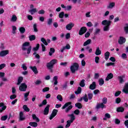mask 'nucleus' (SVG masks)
<instances>
[{"instance_id":"f257e3e1","label":"nucleus","mask_w":128,"mask_h":128,"mask_svg":"<svg viewBox=\"0 0 128 128\" xmlns=\"http://www.w3.org/2000/svg\"><path fill=\"white\" fill-rule=\"evenodd\" d=\"M30 42H26L22 45V50H26L27 54H30V52H32V46H30Z\"/></svg>"},{"instance_id":"f03ea898","label":"nucleus","mask_w":128,"mask_h":128,"mask_svg":"<svg viewBox=\"0 0 128 128\" xmlns=\"http://www.w3.org/2000/svg\"><path fill=\"white\" fill-rule=\"evenodd\" d=\"M58 62V60L56 59L52 60L46 64V66L48 70H50V72H52V68H54V65L56 64Z\"/></svg>"},{"instance_id":"7ed1b4c3","label":"nucleus","mask_w":128,"mask_h":128,"mask_svg":"<svg viewBox=\"0 0 128 128\" xmlns=\"http://www.w3.org/2000/svg\"><path fill=\"white\" fill-rule=\"evenodd\" d=\"M68 116H70V120H67L66 122L67 124L65 126V128H68L69 126H70L71 124H72L74 122V120H76V116L74 114H68Z\"/></svg>"},{"instance_id":"20e7f679","label":"nucleus","mask_w":128,"mask_h":128,"mask_svg":"<svg viewBox=\"0 0 128 128\" xmlns=\"http://www.w3.org/2000/svg\"><path fill=\"white\" fill-rule=\"evenodd\" d=\"M72 104V102H68L66 103L64 106L62 108V110H64V108H67L65 112L66 114H68V112H70V110H72V106L70 105Z\"/></svg>"},{"instance_id":"39448f33","label":"nucleus","mask_w":128,"mask_h":128,"mask_svg":"<svg viewBox=\"0 0 128 128\" xmlns=\"http://www.w3.org/2000/svg\"><path fill=\"white\" fill-rule=\"evenodd\" d=\"M80 68V65L78 62H74L70 68V70L72 74H74L76 70H78V68Z\"/></svg>"},{"instance_id":"423d86ee","label":"nucleus","mask_w":128,"mask_h":128,"mask_svg":"<svg viewBox=\"0 0 128 128\" xmlns=\"http://www.w3.org/2000/svg\"><path fill=\"white\" fill-rule=\"evenodd\" d=\"M26 88H28V86L26 83L21 84L19 86V90L20 92H26Z\"/></svg>"},{"instance_id":"0eeeda50","label":"nucleus","mask_w":128,"mask_h":128,"mask_svg":"<svg viewBox=\"0 0 128 128\" xmlns=\"http://www.w3.org/2000/svg\"><path fill=\"white\" fill-rule=\"evenodd\" d=\"M88 30V28L86 26L82 27L80 28V30H79V35L80 36H82V34H86V31Z\"/></svg>"},{"instance_id":"6e6552de","label":"nucleus","mask_w":128,"mask_h":128,"mask_svg":"<svg viewBox=\"0 0 128 128\" xmlns=\"http://www.w3.org/2000/svg\"><path fill=\"white\" fill-rule=\"evenodd\" d=\"M58 110L56 109H54L51 115L50 116V117L49 118L50 120H52L56 114H58Z\"/></svg>"},{"instance_id":"1a4fd4ad","label":"nucleus","mask_w":128,"mask_h":128,"mask_svg":"<svg viewBox=\"0 0 128 128\" xmlns=\"http://www.w3.org/2000/svg\"><path fill=\"white\" fill-rule=\"evenodd\" d=\"M102 26H110V24H112V21H110V20H104L102 21Z\"/></svg>"},{"instance_id":"9d476101","label":"nucleus","mask_w":128,"mask_h":128,"mask_svg":"<svg viewBox=\"0 0 128 128\" xmlns=\"http://www.w3.org/2000/svg\"><path fill=\"white\" fill-rule=\"evenodd\" d=\"M106 106L104 104V103L101 104H98L96 106V110H99V108H102V110H104V108H106Z\"/></svg>"},{"instance_id":"9b49d317","label":"nucleus","mask_w":128,"mask_h":128,"mask_svg":"<svg viewBox=\"0 0 128 128\" xmlns=\"http://www.w3.org/2000/svg\"><path fill=\"white\" fill-rule=\"evenodd\" d=\"M50 105L48 104L44 108V116H48V112H50Z\"/></svg>"},{"instance_id":"f8f14e48","label":"nucleus","mask_w":128,"mask_h":128,"mask_svg":"<svg viewBox=\"0 0 128 128\" xmlns=\"http://www.w3.org/2000/svg\"><path fill=\"white\" fill-rule=\"evenodd\" d=\"M10 54V51L8 50H2L0 52V56H6L7 54Z\"/></svg>"},{"instance_id":"ddd939ff","label":"nucleus","mask_w":128,"mask_h":128,"mask_svg":"<svg viewBox=\"0 0 128 128\" xmlns=\"http://www.w3.org/2000/svg\"><path fill=\"white\" fill-rule=\"evenodd\" d=\"M126 40L123 36H120V39L118 40L119 44H122L126 42Z\"/></svg>"},{"instance_id":"4468645a","label":"nucleus","mask_w":128,"mask_h":128,"mask_svg":"<svg viewBox=\"0 0 128 128\" xmlns=\"http://www.w3.org/2000/svg\"><path fill=\"white\" fill-rule=\"evenodd\" d=\"M73 26H74V24L72 22H70L66 26V29L68 30H70Z\"/></svg>"},{"instance_id":"2eb2a0df","label":"nucleus","mask_w":128,"mask_h":128,"mask_svg":"<svg viewBox=\"0 0 128 128\" xmlns=\"http://www.w3.org/2000/svg\"><path fill=\"white\" fill-rule=\"evenodd\" d=\"M30 70H32L33 72H34L35 74H38V68H36V66H30Z\"/></svg>"},{"instance_id":"dca6fc26","label":"nucleus","mask_w":128,"mask_h":128,"mask_svg":"<svg viewBox=\"0 0 128 128\" xmlns=\"http://www.w3.org/2000/svg\"><path fill=\"white\" fill-rule=\"evenodd\" d=\"M90 90H96V82H93L91 84H90L89 86Z\"/></svg>"},{"instance_id":"f3484780","label":"nucleus","mask_w":128,"mask_h":128,"mask_svg":"<svg viewBox=\"0 0 128 128\" xmlns=\"http://www.w3.org/2000/svg\"><path fill=\"white\" fill-rule=\"evenodd\" d=\"M122 92L128 94V82L125 84V86H124V89L122 90Z\"/></svg>"},{"instance_id":"a211bd4d","label":"nucleus","mask_w":128,"mask_h":128,"mask_svg":"<svg viewBox=\"0 0 128 128\" xmlns=\"http://www.w3.org/2000/svg\"><path fill=\"white\" fill-rule=\"evenodd\" d=\"M114 78V74L112 73H110L108 74L107 76L106 77V82H108L109 80H112Z\"/></svg>"},{"instance_id":"6ab92c4d","label":"nucleus","mask_w":128,"mask_h":128,"mask_svg":"<svg viewBox=\"0 0 128 128\" xmlns=\"http://www.w3.org/2000/svg\"><path fill=\"white\" fill-rule=\"evenodd\" d=\"M16 20H18V17L16 16V15L12 14L10 19V22H16Z\"/></svg>"},{"instance_id":"aec40b11","label":"nucleus","mask_w":128,"mask_h":128,"mask_svg":"<svg viewBox=\"0 0 128 128\" xmlns=\"http://www.w3.org/2000/svg\"><path fill=\"white\" fill-rule=\"evenodd\" d=\"M124 78H126V76H118V80H119L120 84H124Z\"/></svg>"},{"instance_id":"412c9836","label":"nucleus","mask_w":128,"mask_h":128,"mask_svg":"<svg viewBox=\"0 0 128 128\" xmlns=\"http://www.w3.org/2000/svg\"><path fill=\"white\" fill-rule=\"evenodd\" d=\"M20 122H22V120H26V118L25 117H24V112H20Z\"/></svg>"},{"instance_id":"4be33fe9","label":"nucleus","mask_w":128,"mask_h":128,"mask_svg":"<svg viewBox=\"0 0 128 128\" xmlns=\"http://www.w3.org/2000/svg\"><path fill=\"white\" fill-rule=\"evenodd\" d=\"M116 6V3L114 2H110L109 5L107 6V8H113Z\"/></svg>"},{"instance_id":"5701e85b","label":"nucleus","mask_w":128,"mask_h":128,"mask_svg":"<svg viewBox=\"0 0 128 128\" xmlns=\"http://www.w3.org/2000/svg\"><path fill=\"white\" fill-rule=\"evenodd\" d=\"M29 12H30V14L32 15L34 14L36 12H38V10L36 9V8H32L29 10Z\"/></svg>"},{"instance_id":"b1692460","label":"nucleus","mask_w":128,"mask_h":128,"mask_svg":"<svg viewBox=\"0 0 128 128\" xmlns=\"http://www.w3.org/2000/svg\"><path fill=\"white\" fill-rule=\"evenodd\" d=\"M32 120H36V122H40V118L36 116V114H32Z\"/></svg>"},{"instance_id":"393cba45","label":"nucleus","mask_w":128,"mask_h":128,"mask_svg":"<svg viewBox=\"0 0 128 128\" xmlns=\"http://www.w3.org/2000/svg\"><path fill=\"white\" fill-rule=\"evenodd\" d=\"M86 82V80L84 79L82 80L80 83L79 84V86H81V88H84L86 86V83L84 82Z\"/></svg>"},{"instance_id":"a878e982","label":"nucleus","mask_w":128,"mask_h":128,"mask_svg":"<svg viewBox=\"0 0 128 128\" xmlns=\"http://www.w3.org/2000/svg\"><path fill=\"white\" fill-rule=\"evenodd\" d=\"M95 54H96V56H100V54H102V51L100 50V47L96 48Z\"/></svg>"},{"instance_id":"bb28decb","label":"nucleus","mask_w":128,"mask_h":128,"mask_svg":"<svg viewBox=\"0 0 128 128\" xmlns=\"http://www.w3.org/2000/svg\"><path fill=\"white\" fill-rule=\"evenodd\" d=\"M110 54V52L108 51L104 53V55L105 60H108Z\"/></svg>"},{"instance_id":"cd10ccee","label":"nucleus","mask_w":128,"mask_h":128,"mask_svg":"<svg viewBox=\"0 0 128 128\" xmlns=\"http://www.w3.org/2000/svg\"><path fill=\"white\" fill-rule=\"evenodd\" d=\"M116 112H124V108L122 106L118 107L116 109Z\"/></svg>"},{"instance_id":"c85d7f7f","label":"nucleus","mask_w":128,"mask_h":128,"mask_svg":"<svg viewBox=\"0 0 128 128\" xmlns=\"http://www.w3.org/2000/svg\"><path fill=\"white\" fill-rule=\"evenodd\" d=\"M22 80H24V78L20 76L18 78V80L17 82V86H20L22 84Z\"/></svg>"},{"instance_id":"c756f323","label":"nucleus","mask_w":128,"mask_h":128,"mask_svg":"<svg viewBox=\"0 0 128 128\" xmlns=\"http://www.w3.org/2000/svg\"><path fill=\"white\" fill-rule=\"evenodd\" d=\"M29 126H33V128H36V126H38V123L36 122H30L29 123Z\"/></svg>"},{"instance_id":"7c9ffc66","label":"nucleus","mask_w":128,"mask_h":128,"mask_svg":"<svg viewBox=\"0 0 128 128\" xmlns=\"http://www.w3.org/2000/svg\"><path fill=\"white\" fill-rule=\"evenodd\" d=\"M82 93V88L80 86H78V88L77 90L74 92V94H80Z\"/></svg>"},{"instance_id":"2f4dec72","label":"nucleus","mask_w":128,"mask_h":128,"mask_svg":"<svg viewBox=\"0 0 128 128\" xmlns=\"http://www.w3.org/2000/svg\"><path fill=\"white\" fill-rule=\"evenodd\" d=\"M56 52V50L54 48H50V51L49 52V56H52L53 54H54Z\"/></svg>"},{"instance_id":"473e14b6","label":"nucleus","mask_w":128,"mask_h":128,"mask_svg":"<svg viewBox=\"0 0 128 128\" xmlns=\"http://www.w3.org/2000/svg\"><path fill=\"white\" fill-rule=\"evenodd\" d=\"M46 104H48V101L46 100L45 99L43 100L41 104L38 105V106L40 108H42V106H46Z\"/></svg>"},{"instance_id":"72a5a7b5","label":"nucleus","mask_w":128,"mask_h":128,"mask_svg":"<svg viewBox=\"0 0 128 128\" xmlns=\"http://www.w3.org/2000/svg\"><path fill=\"white\" fill-rule=\"evenodd\" d=\"M92 42V40L88 39L86 40L83 44L84 46H86L88 44H90Z\"/></svg>"},{"instance_id":"f704fd0d","label":"nucleus","mask_w":128,"mask_h":128,"mask_svg":"<svg viewBox=\"0 0 128 128\" xmlns=\"http://www.w3.org/2000/svg\"><path fill=\"white\" fill-rule=\"evenodd\" d=\"M75 106L76 108H78L79 110H80V108H82V105L80 103V102H77L75 104Z\"/></svg>"},{"instance_id":"c9c22d12","label":"nucleus","mask_w":128,"mask_h":128,"mask_svg":"<svg viewBox=\"0 0 128 128\" xmlns=\"http://www.w3.org/2000/svg\"><path fill=\"white\" fill-rule=\"evenodd\" d=\"M19 31L20 34H24V32H26V28L22 26L20 27L19 28Z\"/></svg>"},{"instance_id":"e433bc0d","label":"nucleus","mask_w":128,"mask_h":128,"mask_svg":"<svg viewBox=\"0 0 128 128\" xmlns=\"http://www.w3.org/2000/svg\"><path fill=\"white\" fill-rule=\"evenodd\" d=\"M28 38H29V40H30V42H32V40H36V36L34 35L30 36Z\"/></svg>"},{"instance_id":"4c0bfd02","label":"nucleus","mask_w":128,"mask_h":128,"mask_svg":"<svg viewBox=\"0 0 128 128\" xmlns=\"http://www.w3.org/2000/svg\"><path fill=\"white\" fill-rule=\"evenodd\" d=\"M58 76H54L53 78V80L54 82V85L56 86V84H58Z\"/></svg>"},{"instance_id":"58836bf2","label":"nucleus","mask_w":128,"mask_h":128,"mask_svg":"<svg viewBox=\"0 0 128 128\" xmlns=\"http://www.w3.org/2000/svg\"><path fill=\"white\" fill-rule=\"evenodd\" d=\"M68 81L65 82L62 86L63 90H66V88H68Z\"/></svg>"},{"instance_id":"ea45409f","label":"nucleus","mask_w":128,"mask_h":128,"mask_svg":"<svg viewBox=\"0 0 128 128\" xmlns=\"http://www.w3.org/2000/svg\"><path fill=\"white\" fill-rule=\"evenodd\" d=\"M22 108L24 110L25 112H30V108L28 107L26 105H24Z\"/></svg>"},{"instance_id":"a19ab883","label":"nucleus","mask_w":128,"mask_h":128,"mask_svg":"<svg viewBox=\"0 0 128 128\" xmlns=\"http://www.w3.org/2000/svg\"><path fill=\"white\" fill-rule=\"evenodd\" d=\"M41 42L45 45L48 46V42H46V40L44 38H41Z\"/></svg>"},{"instance_id":"79ce46f5","label":"nucleus","mask_w":128,"mask_h":128,"mask_svg":"<svg viewBox=\"0 0 128 128\" xmlns=\"http://www.w3.org/2000/svg\"><path fill=\"white\" fill-rule=\"evenodd\" d=\"M64 12H62L59 13L58 18H64Z\"/></svg>"},{"instance_id":"37998d69","label":"nucleus","mask_w":128,"mask_h":128,"mask_svg":"<svg viewBox=\"0 0 128 128\" xmlns=\"http://www.w3.org/2000/svg\"><path fill=\"white\" fill-rule=\"evenodd\" d=\"M98 82H99L100 86H102V84H104V78H101L99 79Z\"/></svg>"},{"instance_id":"c03bdc74","label":"nucleus","mask_w":128,"mask_h":128,"mask_svg":"<svg viewBox=\"0 0 128 128\" xmlns=\"http://www.w3.org/2000/svg\"><path fill=\"white\" fill-rule=\"evenodd\" d=\"M8 118V115L4 116L1 117L0 120L2 121L6 120Z\"/></svg>"},{"instance_id":"a18cd8bd","label":"nucleus","mask_w":128,"mask_h":128,"mask_svg":"<svg viewBox=\"0 0 128 128\" xmlns=\"http://www.w3.org/2000/svg\"><path fill=\"white\" fill-rule=\"evenodd\" d=\"M39 48H40V44H36V46L33 48V50L34 52H36V51L38 50Z\"/></svg>"},{"instance_id":"49530a36","label":"nucleus","mask_w":128,"mask_h":128,"mask_svg":"<svg viewBox=\"0 0 128 128\" xmlns=\"http://www.w3.org/2000/svg\"><path fill=\"white\" fill-rule=\"evenodd\" d=\"M38 26L36 25V24H34V26H33V28L34 30V32H38V28H37Z\"/></svg>"},{"instance_id":"de8ad7c7","label":"nucleus","mask_w":128,"mask_h":128,"mask_svg":"<svg viewBox=\"0 0 128 128\" xmlns=\"http://www.w3.org/2000/svg\"><path fill=\"white\" fill-rule=\"evenodd\" d=\"M88 100H90L92 99V98L94 97V94L92 93H90L88 94Z\"/></svg>"},{"instance_id":"09e8293b","label":"nucleus","mask_w":128,"mask_h":128,"mask_svg":"<svg viewBox=\"0 0 128 128\" xmlns=\"http://www.w3.org/2000/svg\"><path fill=\"white\" fill-rule=\"evenodd\" d=\"M82 98L84 101L86 102H88V94H85L84 96Z\"/></svg>"},{"instance_id":"8fccbe9b","label":"nucleus","mask_w":128,"mask_h":128,"mask_svg":"<svg viewBox=\"0 0 128 128\" xmlns=\"http://www.w3.org/2000/svg\"><path fill=\"white\" fill-rule=\"evenodd\" d=\"M103 30L104 32H108L110 30V26H104L103 28Z\"/></svg>"},{"instance_id":"3c124183","label":"nucleus","mask_w":128,"mask_h":128,"mask_svg":"<svg viewBox=\"0 0 128 128\" xmlns=\"http://www.w3.org/2000/svg\"><path fill=\"white\" fill-rule=\"evenodd\" d=\"M94 30L95 32H94V36L98 34H99V32H100V28H96Z\"/></svg>"},{"instance_id":"603ef678","label":"nucleus","mask_w":128,"mask_h":128,"mask_svg":"<svg viewBox=\"0 0 128 128\" xmlns=\"http://www.w3.org/2000/svg\"><path fill=\"white\" fill-rule=\"evenodd\" d=\"M126 26L124 27V30L126 32V34H128V24H125Z\"/></svg>"},{"instance_id":"864d4df0","label":"nucleus","mask_w":128,"mask_h":128,"mask_svg":"<svg viewBox=\"0 0 128 128\" xmlns=\"http://www.w3.org/2000/svg\"><path fill=\"white\" fill-rule=\"evenodd\" d=\"M57 100H60V102H62V96L60 94H58L57 96Z\"/></svg>"},{"instance_id":"5fc2aeb1","label":"nucleus","mask_w":128,"mask_h":128,"mask_svg":"<svg viewBox=\"0 0 128 128\" xmlns=\"http://www.w3.org/2000/svg\"><path fill=\"white\" fill-rule=\"evenodd\" d=\"M120 102H122V99H120V98L118 97L116 99V104H120Z\"/></svg>"},{"instance_id":"6e6d98bb","label":"nucleus","mask_w":128,"mask_h":128,"mask_svg":"<svg viewBox=\"0 0 128 128\" xmlns=\"http://www.w3.org/2000/svg\"><path fill=\"white\" fill-rule=\"evenodd\" d=\"M80 111L79 110L76 109L75 110H74V114H76V116H78V114H80Z\"/></svg>"},{"instance_id":"4d7b16f0","label":"nucleus","mask_w":128,"mask_h":128,"mask_svg":"<svg viewBox=\"0 0 128 128\" xmlns=\"http://www.w3.org/2000/svg\"><path fill=\"white\" fill-rule=\"evenodd\" d=\"M102 104H106L108 102V98H104L102 100Z\"/></svg>"},{"instance_id":"13d9d810","label":"nucleus","mask_w":128,"mask_h":128,"mask_svg":"<svg viewBox=\"0 0 128 128\" xmlns=\"http://www.w3.org/2000/svg\"><path fill=\"white\" fill-rule=\"evenodd\" d=\"M121 57L123 60H126L128 58V56H126V54L125 53L122 54Z\"/></svg>"},{"instance_id":"bf43d9fd","label":"nucleus","mask_w":128,"mask_h":128,"mask_svg":"<svg viewBox=\"0 0 128 128\" xmlns=\"http://www.w3.org/2000/svg\"><path fill=\"white\" fill-rule=\"evenodd\" d=\"M45 13H46V11H44V10H40L38 12V14H44Z\"/></svg>"},{"instance_id":"052dcab7","label":"nucleus","mask_w":128,"mask_h":128,"mask_svg":"<svg viewBox=\"0 0 128 128\" xmlns=\"http://www.w3.org/2000/svg\"><path fill=\"white\" fill-rule=\"evenodd\" d=\"M50 90V88L48 87H45L44 88L42 89V91L43 92H48Z\"/></svg>"},{"instance_id":"680f3d73","label":"nucleus","mask_w":128,"mask_h":128,"mask_svg":"<svg viewBox=\"0 0 128 128\" xmlns=\"http://www.w3.org/2000/svg\"><path fill=\"white\" fill-rule=\"evenodd\" d=\"M106 66H114V62H108L107 64H106Z\"/></svg>"},{"instance_id":"e2e57ef3","label":"nucleus","mask_w":128,"mask_h":128,"mask_svg":"<svg viewBox=\"0 0 128 128\" xmlns=\"http://www.w3.org/2000/svg\"><path fill=\"white\" fill-rule=\"evenodd\" d=\"M6 106H3L1 109H0V113L2 112H4V110H6Z\"/></svg>"},{"instance_id":"0e129e2a","label":"nucleus","mask_w":128,"mask_h":128,"mask_svg":"<svg viewBox=\"0 0 128 128\" xmlns=\"http://www.w3.org/2000/svg\"><path fill=\"white\" fill-rule=\"evenodd\" d=\"M122 94V91H117L114 94V96H118Z\"/></svg>"},{"instance_id":"69168bd1","label":"nucleus","mask_w":128,"mask_h":128,"mask_svg":"<svg viewBox=\"0 0 128 128\" xmlns=\"http://www.w3.org/2000/svg\"><path fill=\"white\" fill-rule=\"evenodd\" d=\"M6 66V64H0V70H2V68H4Z\"/></svg>"},{"instance_id":"338daca9","label":"nucleus","mask_w":128,"mask_h":128,"mask_svg":"<svg viewBox=\"0 0 128 128\" xmlns=\"http://www.w3.org/2000/svg\"><path fill=\"white\" fill-rule=\"evenodd\" d=\"M114 122L116 124H120V120L118 118H115Z\"/></svg>"},{"instance_id":"774afa93","label":"nucleus","mask_w":128,"mask_h":128,"mask_svg":"<svg viewBox=\"0 0 128 128\" xmlns=\"http://www.w3.org/2000/svg\"><path fill=\"white\" fill-rule=\"evenodd\" d=\"M52 24V18H49L48 21V26H50Z\"/></svg>"}]
</instances>
